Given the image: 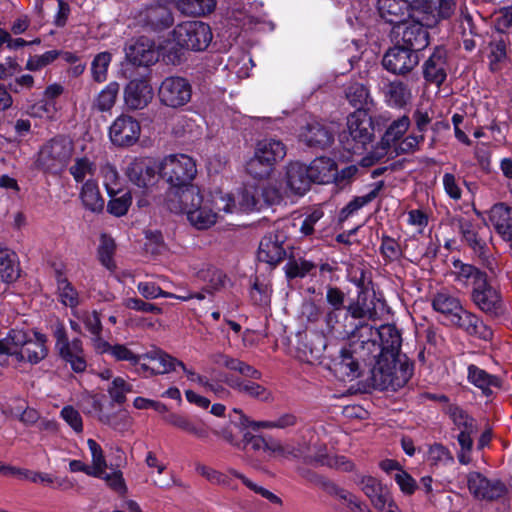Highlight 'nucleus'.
I'll list each match as a JSON object with an SVG mask.
<instances>
[{
	"instance_id": "nucleus-19",
	"label": "nucleus",
	"mask_w": 512,
	"mask_h": 512,
	"mask_svg": "<svg viewBox=\"0 0 512 512\" xmlns=\"http://www.w3.org/2000/svg\"><path fill=\"white\" fill-rule=\"evenodd\" d=\"M284 181L287 193L297 196H303L312 183L307 166L300 162H291L286 166Z\"/></svg>"
},
{
	"instance_id": "nucleus-29",
	"label": "nucleus",
	"mask_w": 512,
	"mask_h": 512,
	"mask_svg": "<svg viewBox=\"0 0 512 512\" xmlns=\"http://www.w3.org/2000/svg\"><path fill=\"white\" fill-rule=\"evenodd\" d=\"M299 139L309 147L324 149L332 143L333 134L323 124L311 122L301 129Z\"/></svg>"
},
{
	"instance_id": "nucleus-61",
	"label": "nucleus",
	"mask_w": 512,
	"mask_h": 512,
	"mask_svg": "<svg viewBox=\"0 0 512 512\" xmlns=\"http://www.w3.org/2000/svg\"><path fill=\"white\" fill-rule=\"evenodd\" d=\"M377 196V191L373 190L370 193L355 197L353 200H351L345 207L342 208L339 214V220L345 221L348 219L351 215L356 213L358 210H360L362 207L370 203L375 197Z\"/></svg>"
},
{
	"instance_id": "nucleus-9",
	"label": "nucleus",
	"mask_w": 512,
	"mask_h": 512,
	"mask_svg": "<svg viewBox=\"0 0 512 512\" xmlns=\"http://www.w3.org/2000/svg\"><path fill=\"white\" fill-rule=\"evenodd\" d=\"M192 96V87L187 79L179 76L166 77L158 88L161 104L179 108L186 105Z\"/></svg>"
},
{
	"instance_id": "nucleus-5",
	"label": "nucleus",
	"mask_w": 512,
	"mask_h": 512,
	"mask_svg": "<svg viewBox=\"0 0 512 512\" xmlns=\"http://www.w3.org/2000/svg\"><path fill=\"white\" fill-rule=\"evenodd\" d=\"M214 202L224 214L251 213L262 209V198L256 183H246L235 193L220 191Z\"/></svg>"
},
{
	"instance_id": "nucleus-48",
	"label": "nucleus",
	"mask_w": 512,
	"mask_h": 512,
	"mask_svg": "<svg viewBox=\"0 0 512 512\" xmlns=\"http://www.w3.org/2000/svg\"><path fill=\"white\" fill-rule=\"evenodd\" d=\"M165 421L168 424L178 429H181L187 433H190L198 438L207 437V431L204 428L197 426L188 417L184 415L171 413L168 416H166Z\"/></svg>"
},
{
	"instance_id": "nucleus-14",
	"label": "nucleus",
	"mask_w": 512,
	"mask_h": 512,
	"mask_svg": "<svg viewBox=\"0 0 512 512\" xmlns=\"http://www.w3.org/2000/svg\"><path fill=\"white\" fill-rule=\"evenodd\" d=\"M138 24L158 31L170 27L173 17L167 6L153 2L141 8L134 16Z\"/></svg>"
},
{
	"instance_id": "nucleus-54",
	"label": "nucleus",
	"mask_w": 512,
	"mask_h": 512,
	"mask_svg": "<svg viewBox=\"0 0 512 512\" xmlns=\"http://www.w3.org/2000/svg\"><path fill=\"white\" fill-rule=\"evenodd\" d=\"M272 169L273 166L264 161V159L258 157L257 153L255 152L253 153V156H251L245 163V171L255 179L267 178L270 175Z\"/></svg>"
},
{
	"instance_id": "nucleus-8",
	"label": "nucleus",
	"mask_w": 512,
	"mask_h": 512,
	"mask_svg": "<svg viewBox=\"0 0 512 512\" xmlns=\"http://www.w3.org/2000/svg\"><path fill=\"white\" fill-rule=\"evenodd\" d=\"M53 335L56 340L55 350L61 359L69 363L73 371L77 373L83 372L87 367V363L82 341L78 338L70 341L62 324H57L54 327Z\"/></svg>"
},
{
	"instance_id": "nucleus-36",
	"label": "nucleus",
	"mask_w": 512,
	"mask_h": 512,
	"mask_svg": "<svg viewBox=\"0 0 512 512\" xmlns=\"http://www.w3.org/2000/svg\"><path fill=\"white\" fill-rule=\"evenodd\" d=\"M25 339V330L11 329L5 337L0 338V355L10 356L21 363L23 356L20 348L25 343Z\"/></svg>"
},
{
	"instance_id": "nucleus-4",
	"label": "nucleus",
	"mask_w": 512,
	"mask_h": 512,
	"mask_svg": "<svg viewBox=\"0 0 512 512\" xmlns=\"http://www.w3.org/2000/svg\"><path fill=\"white\" fill-rule=\"evenodd\" d=\"M345 150L361 154L373 140V122L364 109H357L347 118V129L339 136Z\"/></svg>"
},
{
	"instance_id": "nucleus-20",
	"label": "nucleus",
	"mask_w": 512,
	"mask_h": 512,
	"mask_svg": "<svg viewBox=\"0 0 512 512\" xmlns=\"http://www.w3.org/2000/svg\"><path fill=\"white\" fill-rule=\"evenodd\" d=\"M450 324L479 339L489 340L493 335L492 330L477 315L464 307L450 321Z\"/></svg>"
},
{
	"instance_id": "nucleus-12",
	"label": "nucleus",
	"mask_w": 512,
	"mask_h": 512,
	"mask_svg": "<svg viewBox=\"0 0 512 512\" xmlns=\"http://www.w3.org/2000/svg\"><path fill=\"white\" fill-rule=\"evenodd\" d=\"M126 175L134 185L149 188L158 180V162L150 158H136L127 166Z\"/></svg>"
},
{
	"instance_id": "nucleus-62",
	"label": "nucleus",
	"mask_w": 512,
	"mask_h": 512,
	"mask_svg": "<svg viewBox=\"0 0 512 512\" xmlns=\"http://www.w3.org/2000/svg\"><path fill=\"white\" fill-rule=\"evenodd\" d=\"M132 391V385L122 377H115L108 387L109 396L118 404L124 403L126 401V395Z\"/></svg>"
},
{
	"instance_id": "nucleus-37",
	"label": "nucleus",
	"mask_w": 512,
	"mask_h": 512,
	"mask_svg": "<svg viewBox=\"0 0 512 512\" xmlns=\"http://www.w3.org/2000/svg\"><path fill=\"white\" fill-rule=\"evenodd\" d=\"M143 359L152 362L151 371L156 374L169 373L176 369V367L184 368V363L167 353L156 350L142 355Z\"/></svg>"
},
{
	"instance_id": "nucleus-25",
	"label": "nucleus",
	"mask_w": 512,
	"mask_h": 512,
	"mask_svg": "<svg viewBox=\"0 0 512 512\" xmlns=\"http://www.w3.org/2000/svg\"><path fill=\"white\" fill-rule=\"evenodd\" d=\"M378 11L386 22L402 24L409 18H414V9L407 0H379Z\"/></svg>"
},
{
	"instance_id": "nucleus-56",
	"label": "nucleus",
	"mask_w": 512,
	"mask_h": 512,
	"mask_svg": "<svg viewBox=\"0 0 512 512\" xmlns=\"http://www.w3.org/2000/svg\"><path fill=\"white\" fill-rule=\"evenodd\" d=\"M196 471L211 484L236 489V487L232 485L231 479L227 474H224L218 470H215L203 464H197Z\"/></svg>"
},
{
	"instance_id": "nucleus-6",
	"label": "nucleus",
	"mask_w": 512,
	"mask_h": 512,
	"mask_svg": "<svg viewBox=\"0 0 512 512\" xmlns=\"http://www.w3.org/2000/svg\"><path fill=\"white\" fill-rule=\"evenodd\" d=\"M73 152L72 140L65 136H57L42 146L37 163L46 172L59 173L67 166Z\"/></svg>"
},
{
	"instance_id": "nucleus-27",
	"label": "nucleus",
	"mask_w": 512,
	"mask_h": 512,
	"mask_svg": "<svg viewBox=\"0 0 512 512\" xmlns=\"http://www.w3.org/2000/svg\"><path fill=\"white\" fill-rule=\"evenodd\" d=\"M25 343L20 348V353L23 356L22 362H28L32 365L38 364L48 355V348L46 346L47 337L39 332H34L31 335L25 331Z\"/></svg>"
},
{
	"instance_id": "nucleus-11",
	"label": "nucleus",
	"mask_w": 512,
	"mask_h": 512,
	"mask_svg": "<svg viewBox=\"0 0 512 512\" xmlns=\"http://www.w3.org/2000/svg\"><path fill=\"white\" fill-rule=\"evenodd\" d=\"M141 127L137 120L129 115L118 116L109 128L111 142L120 147L135 144L140 137Z\"/></svg>"
},
{
	"instance_id": "nucleus-51",
	"label": "nucleus",
	"mask_w": 512,
	"mask_h": 512,
	"mask_svg": "<svg viewBox=\"0 0 512 512\" xmlns=\"http://www.w3.org/2000/svg\"><path fill=\"white\" fill-rule=\"evenodd\" d=\"M87 445L91 453L92 466L91 474L93 477H104L107 463L101 446L93 439L87 440Z\"/></svg>"
},
{
	"instance_id": "nucleus-58",
	"label": "nucleus",
	"mask_w": 512,
	"mask_h": 512,
	"mask_svg": "<svg viewBox=\"0 0 512 512\" xmlns=\"http://www.w3.org/2000/svg\"><path fill=\"white\" fill-rule=\"evenodd\" d=\"M459 228L464 240L468 243V245L474 251L481 252L484 247V243L478 237L476 226L469 220H461L459 222Z\"/></svg>"
},
{
	"instance_id": "nucleus-43",
	"label": "nucleus",
	"mask_w": 512,
	"mask_h": 512,
	"mask_svg": "<svg viewBox=\"0 0 512 512\" xmlns=\"http://www.w3.org/2000/svg\"><path fill=\"white\" fill-rule=\"evenodd\" d=\"M19 276L16 256L8 249L0 248V280L5 283L13 282Z\"/></svg>"
},
{
	"instance_id": "nucleus-22",
	"label": "nucleus",
	"mask_w": 512,
	"mask_h": 512,
	"mask_svg": "<svg viewBox=\"0 0 512 512\" xmlns=\"http://www.w3.org/2000/svg\"><path fill=\"white\" fill-rule=\"evenodd\" d=\"M125 52L127 60L138 66H149L158 60V52L153 42L146 37L131 42Z\"/></svg>"
},
{
	"instance_id": "nucleus-26",
	"label": "nucleus",
	"mask_w": 512,
	"mask_h": 512,
	"mask_svg": "<svg viewBox=\"0 0 512 512\" xmlns=\"http://www.w3.org/2000/svg\"><path fill=\"white\" fill-rule=\"evenodd\" d=\"M284 236L279 233H269L265 235L259 245L258 259L270 265H276L286 256V250L283 247Z\"/></svg>"
},
{
	"instance_id": "nucleus-3",
	"label": "nucleus",
	"mask_w": 512,
	"mask_h": 512,
	"mask_svg": "<svg viewBox=\"0 0 512 512\" xmlns=\"http://www.w3.org/2000/svg\"><path fill=\"white\" fill-rule=\"evenodd\" d=\"M159 176L171 186L169 200L179 199V194L188 187H196L191 182L196 176L197 169L194 160L185 154L166 156L158 163Z\"/></svg>"
},
{
	"instance_id": "nucleus-33",
	"label": "nucleus",
	"mask_w": 512,
	"mask_h": 512,
	"mask_svg": "<svg viewBox=\"0 0 512 512\" xmlns=\"http://www.w3.org/2000/svg\"><path fill=\"white\" fill-rule=\"evenodd\" d=\"M307 170L312 183L326 184L337 179L336 163L328 157L314 159Z\"/></svg>"
},
{
	"instance_id": "nucleus-55",
	"label": "nucleus",
	"mask_w": 512,
	"mask_h": 512,
	"mask_svg": "<svg viewBox=\"0 0 512 512\" xmlns=\"http://www.w3.org/2000/svg\"><path fill=\"white\" fill-rule=\"evenodd\" d=\"M196 275L214 290L223 286L226 281V276L222 271L208 264L203 265V267L197 271Z\"/></svg>"
},
{
	"instance_id": "nucleus-39",
	"label": "nucleus",
	"mask_w": 512,
	"mask_h": 512,
	"mask_svg": "<svg viewBox=\"0 0 512 512\" xmlns=\"http://www.w3.org/2000/svg\"><path fill=\"white\" fill-rule=\"evenodd\" d=\"M80 198L84 207L92 212H101L104 200L101 197L98 185L93 180H87L82 186Z\"/></svg>"
},
{
	"instance_id": "nucleus-16",
	"label": "nucleus",
	"mask_w": 512,
	"mask_h": 512,
	"mask_svg": "<svg viewBox=\"0 0 512 512\" xmlns=\"http://www.w3.org/2000/svg\"><path fill=\"white\" fill-rule=\"evenodd\" d=\"M423 21L427 25L432 24L423 16L421 18L416 16L412 21H405L402 23L401 40L404 47L417 53V51L424 49L428 45V32L423 26Z\"/></svg>"
},
{
	"instance_id": "nucleus-15",
	"label": "nucleus",
	"mask_w": 512,
	"mask_h": 512,
	"mask_svg": "<svg viewBox=\"0 0 512 512\" xmlns=\"http://www.w3.org/2000/svg\"><path fill=\"white\" fill-rule=\"evenodd\" d=\"M467 486L470 493L477 499L494 500L505 493V485L499 480H490L479 472L467 475Z\"/></svg>"
},
{
	"instance_id": "nucleus-24",
	"label": "nucleus",
	"mask_w": 512,
	"mask_h": 512,
	"mask_svg": "<svg viewBox=\"0 0 512 512\" xmlns=\"http://www.w3.org/2000/svg\"><path fill=\"white\" fill-rule=\"evenodd\" d=\"M153 98V90L150 84L143 79L130 81L124 90V101L131 110L145 108Z\"/></svg>"
},
{
	"instance_id": "nucleus-23",
	"label": "nucleus",
	"mask_w": 512,
	"mask_h": 512,
	"mask_svg": "<svg viewBox=\"0 0 512 512\" xmlns=\"http://www.w3.org/2000/svg\"><path fill=\"white\" fill-rule=\"evenodd\" d=\"M413 120L420 135H409L402 139L397 146V150L402 153L415 151L419 144L423 142V133L427 131L432 121V110L428 108L418 107L413 113Z\"/></svg>"
},
{
	"instance_id": "nucleus-17",
	"label": "nucleus",
	"mask_w": 512,
	"mask_h": 512,
	"mask_svg": "<svg viewBox=\"0 0 512 512\" xmlns=\"http://www.w3.org/2000/svg\"><path fill=\"white\" fill-rule=\"evenodd\" d=\"M354 481L369 499L375 510L383 507L385 503L393 499L390 489L371 475H357Z\"/></svg>"
},
{
	"instance_id": "nucleus-28",
	"label": "nucleus",
	"mask_w": 512,
	"mask_h": 512,
	"mask_svg": "<svg viewBox=\"0 0 512 512\" xmlns=\"http://www.w3.org/2000/svg\"><path fill=\"white\" fill-rule=\"evenodd\" d=\"M452 265L454 281L463 287L467 288L471 286L472 289H475L478 285H483L488 279L485 272L471 264L464 263L461 260H454Z\"/></svg>"
},
{
	"instance_id": "nucleus-1",
	"label": "nucleus",
	"mask_w": 512,
	"mask_h": 512,
	"mask_svg": "<svg viewBox=\"0 0 512 512\" xmlns=\"http://www.w3.org/2000/svg\"><path fill=\"white\" fill-rule=\"evenodd\" d=\"M401 335L394 325L386 324L377 329L379 350L371 370L373 385L380 390L393 391L403 387L411 378L413 369L408 363H398L396 356L401 347Z\"/></svg>"
},
{
	"instance_id": "nucleus-46",
	"label": "nucleus",
	"mask_w": 512,
	"mask_h": 512,
	"mask_svg": "<svg viewBox=\"0 0 512 512\" xmlns=\"http://www.w3.org/2000/svg\"><path fill=\"white\" fill-rule=\"evenodd\" d=\"M409 127L410 119L406 115L394 120L383 135V144L388 147L395 145L404 136Z\"/></svg>"
},
{
	"instance_id": "nucleus-41",
	"label": "nucleus",
	"mask_w": 512,
	"mask_h": 512,
	"mask_svg": "<svg viewBox=\"0 0 512 512\" xmlns=\"http://www.w3.org/2000/svg\"><path fill=\"white\" fill-rule=\"evenodd\" d=\"M305 456L323 466H328L331 468H336L347 472L352 471L354 469V464L351 460H349L345 456L328 455L326 453V448L321 449L314 455L306 454Z\"/></svg>"
},
{
	"instance_id": "nucleus-47",
	"label": "nucleus",
	"mask_w": 512,
	"mask_h": 512,
	"mask_svg": "<svg viewBox=\"0 0 512 512\" xmlns=\"http://www.w3.org/2000/svg\"><path fill=\"white\" fill-rule=\"evenodd\" d=\"M426 460L430 466L436 468L450 466L454 463L452 453L439 443H434L429 447Z\"/></svg>"
},
{
	"instance_id": "nucleus-44",
	"label": "nucleus",
	"mask_w": 512,
	"mask_h": 512,
	"mask_svg": "<svg viewBox=\"0 0 512 512\" xmlns=\"http://www.w3.org/2000/svg\"><path fill=\"white\" fill-rule=\"evenodd\" d=\"M447 414L453 422L454 429L459 432H476V422L464 409L457 405H449Z\"/></svg>"
},
{
	"instance_id": "nucleus-35",
	"label": "nucleus",
	"mask_w": 512,
	"mask_h": 512,
	"mask_svg": "<svg viewBox=\"0 0 512 512\" xmlns=\"http://www.w3.org/2000/svg\"><path fill=\"white\" fill-rule=\"evenodd\" d=\"M254 152L264 161L274 165L286 155L285 145L275 138H263L255 144Z\"/></svg>"
},
{
	"instance_id": "nucleus-30",
	"label": "nucleus",
	"mask_w": 512,
	"mask_h": 512,
	"mask_svg": "<svg viewBox=\"0 0 512 512\" xmlns=\"http://www.w3.org/2000/svg\"><path fill=\"white\" fill-rule=\"evenodd\" d=\"M424 77L427 81L441 85L446 79V51L437 47L424 64Z\"/></svg>"
},
{
	"instance_id": "nucleus-32",
	"label": "nucleus",
	"mask_w": 512,
	"mask_h": 512,
	"mask_svg": "<svg viewBox=\"0 0 512 512\" xmlns=\"http://www.w3.org/2000/svg\"><path fill=\"white\" fill-rule=\"evenodd\" d=\"M431 305L434 311L443 315L449 322L463 307L459 298L445 289L432 295Z\"/></svg>"
},
{
	"instance_id": "nucleus-59",
	"label": "nucleus",
	"mask_w": 512,
	"mask_h": 512,
	"mask_svg": "<svg viewBox=\"0 0 512 512\" xmlns=\"http://www.w3.org/2000/svg\"><path fill=\"white\" fill-rule=\"evenodd\" d=\"M112 56L109 52H101L95 56L91 64L93 79L97 82H104L107 78L108 67Z\"/></svg>"
},
{
	"instance_id": "nucleus-2",
	"label": "nucleus",
	"mask_w": 512,
	"mask_h": 512,
	"mask_svg": "<svg viewBox=\"0 0 512 512\" xmlns=\"http://www.w3.org/2000/svg\"><path fill=\"white\" fill-rule=\"evenodd\" d=\"M219 192L204 198L198 187H188L179 194V199H170L168 206L176 213L183 212L192 226L202 230L216 224L225 215L214 200Z\"/></svg>"
},
{
	"instance_id": "nucleus-45",
	"label": "nucleus",
	"mask_w": 512,
	"mask_h": 512,
	"mask_svg": "<svg viewBox=\"0 0 512 512\" xmlns=\"http://www.w3.org/2000/svg\"><path fill=\"white\" fill-rule=\"evenodd\" d=\"M57 291L60 302L76 311L80 303L79 294L68 279L59 272L57 273Z\"/></svg>"
},
{
	"instance_id": "nucleus-38",
	"label": "nucleus",
	"mask_w": 512,
	"mask_h": 512,
	"mask_svg": "<svg viewBox=\"0 0 512 512\" xmlns=\"http://www.w3.org/2000/svg\"><path fill=\"white\" fill-rule=\"evenodd\" d=\"M467 379L472 385L481 389L485 394L490 392L491 387H498L500 384L496 376L487 373L474 364L469 365L467 368Z\"/></svg>"
},
{
	"instance_id": "nucleus-13",
	"label": "nucleus",
	"mask_w": 512,
	"mask_h": 512,
	"mask_svg": "<svg viewBox=\"0 0 512 512\" xmlns=\"http://www.w3.org/2000/svg\"><path fill=\"white\" fill-rule=\"evenodd\" d=\"M419 63L418 54L404 46H394L384 55L382 64L386 70L393 74H406Z\"/></svg>"
},
{
	"instance_id": "nucleus-21",
	"label": "nucleus",
	"mask_w": 512,
	"mask_h": 512,
	"mask_svg": "<svg viewBox=\"0 0 512 512\" xmlns=\"http://www.w3.org/2000/svg\"><path fill=\"white\" fill-rule=\"evenodd\" d=\"M471 299L485 313L498 314L503 309L500 293L488 282V279L483 285L472 289Z\"/></svg>"
},
{
	"instance_id": "nucleus-7",
	"label": "nucleus",
	"mask_w": 512,
	"mask_h": 512,
	"mask_svg": "<svg viewBox=\"0 0 512 512\" xmlns=\"http://www.w3.org/2000/svg\"><path fill=\"white\" fill-rule=\"evenodd\" d=\"M172 38L180 48L203 51L211 43L213 35L208 24L193 20L178 24L172 32Z\"/></svg>"
},
{
	"instance_id": "nucleus-53",
	"label": "nucleus",
	"mask_w": 512,
	"mask_h": 512,
	"mask_svg": "<svg viewBox=\"0 0 512 512\" xmlns=\"http://www.w3.org/2000/svg\"><path fill=\"white\" fill-rule=\"evenodd\" d=\"M234 416H230V422L235 427H238L239 430L243 431L247 428H251L252 430L259 429H274L273 420L270 421H252L246 415L243 414L241 410L234 409Z\"/></svg>"
},
{
	"instance_id": "nucleus-57",
	"label": "nucleus",
	"mask_w": 512,
	"mask_h": 512,
	"mask_svg": "<svg viewBox=\"0 0 512 512\" xmlns=\"http://www.w3.org/2000/svg\"><path fill=\"white\" fill-rule=\"evenodd\" d=\"M265 453H267L269 456L273 457H299L305 455V453L301 450L295 449L294 447L283 444L278 440L275 439H268Z\"/></svg>"
},
{
	"instance_id": "nucleus-50",
	"label": "nucleus",
	"mask_w": 512,
	"mask_h": 512,
	"mask_svg": "<svg viewBox=\"0 0 512 512\" xmlns=\"http://www.w3.org/2000/svg\"><path fill=\"white\" fill-rule=\"evenodd\" d=\"M69 172L76 182H83L85 178L95 174L96 165L87 156L78 157L70 166Z\"/></svg>"
},
{
	"instance_id": "nucleus-18",
	"label": "nucleus",
	"mask_w": 512,
	"mask_h": 512,
	"mask_svg": "<svg viewBox=\"0 0 512 512\" xmlns=\"http://www.w3.org/2000/svg\"><path fill=\"white\" fill-rule=\"evenodd\" d=\"M367 360L359 357V353H356L349 344L348 347H343L339 355L334 358L332 369L340 379L354 380L361 374L360 361Z\"/></svg>"
},
{
	"instance_id": "nucleus-52",
	"label": "nucleus",
	"mask_w": 512,
	"mask_h": 512,
	"mask_svg": "<svg viewBox=\"0 0 512 512\" xmlns=\"http://www.w3.org/2000/svg\"><path fill=\"white\" fill-rule=\"evenodd\" d=\"M118 92L119 84L117 82H110L95 98L94 107L99 111L110 110L115 104Z\"/></svg>"
},
{
	"instance_id": "nucleus-49",
	"label": "nucleus",
	"mask_w": 512,
	"mask_h": 512,
	"mask_svg": "<svg viewBox=\"0 0 512 512\" xmlns=\"http://www.w3.org/2000/svg\"><path fill=\"white\" fill-rule=\"evenodd\" d=\"M179 10L187 15L200 16L210 13L215 8L214 0H180Z\"/></svg>"
},
{
	"instance_id": "nucleus-64",
	"label": "nucleus",
	"mask_w": 512,
	"mask_h": 512,
	"mask_svg": "<svg viewBox=\"0 0 512 512\" xmlns=\"http://www.w3.org/2000/svg\"><path fill=\"white\" fill-rule=\"evenodd\" d=\"M111 199L108 202L107 210L110 214L121 217L125 215L132 203V196L130 192H125L120 196H110Z\"/></svg>"
},
{
	"instance_id": "nucleus-10",
	"label": "nucleus",
	"mask_w": 512,
	"mask_h": 512,
	"mask_svg": "<svg viewBox=\"0 0 512 512\" xmlns=\"http://www.w3.org/2000/svg\"><path fill=\"white\" fill-rule=\"evenodd\" d=\"M350 345L359 357L363 359L373 358L375 350H379L377 344V329L367 323H351Z\"/></svg>"
},
{
	"instance_id": "nucleus-63",
	"label": "nucleus",
	"mask_w": 512,
	"mask_h": 512,
	"mask_svg": "<svg viewBox=\"0 0 512 512\" xmlns=\"http://www.w3.org/2000/svg\"><path fill=\"white\" fill-rule=\"evenodd\" d=\"M114 251V240L110 237H107L106 235H103L101 237L100 245L98 248V256L102 265L111 271L115 268V263L113 261Z\"/></svg>"
},
{
	"instance_id": "nucleus-34",
	"label": "nucleus",
	"mask_w": 512,
	"mask_h": 512,
	"mask_svg": "<svg viewBox=\"0 0 512 512\" xmlns=\"http://www.w3.org/2000/svg\"><path fill=\"white\" fill-rule=\"evenodd\" d=\"M225 382L230 388L258 401L270 402L273 399L271 391L259 383L240 378H227Z\"/></svg>"
},
{
	"instance_id": "nucleus-31",
	"label": "nucleus",
	"mask_w": 512,
	"mask_h": 512,
	"mask_svg": "<svg viewBox=\"0 0 512 512\" xmlns=\"http://www.w3.org/2000/svg\"><path fill=\"white\" fill-rule=\"evenodd\" d=\"M489 219L504 241L512 240V208L504 203L495 204L490 210Z\"/></svg>"
},
{
	"instance_id": "nucleus-42",
	"label": "nucleus",
	"mask_w": 512,
	"mask_h": 512,
	"mask_svg": "<svg viewBox=\"0 0 512 512\" xmlns=\"http://www.w3.org/2000/svg\"><path fill=\"white\" fill-rule=\"evenodd\" d=\"M386 101L389 105L402 107L411 99V91L401 81L389 82L384 88Z\"/></svg>"
},
{
	"instance_id": "nucleus-60",
	"label": "nucleus",
	"mask_w": 512,
	"mask_h": 512,
	"mask_svg": "<svg viewBox=\"0 0 512 512\" xmlns=\"http://www.w3.org/2000/svg\"><path fill=\"white\" fill-rule=\"evenodd\" d=\"M101 174L103 177V185L109 196H114L121 192L119 174L114 166L106 164L102 167Z\"/></svg>"
},
{
	"instance_id": "nucleus-40",
	"label": "nucleus",
	"mask_w": 512,
	"mask_h": 512,
	"mask_svg": "<svg viewBox=\"0 0 512 512\" xmlns=\"http://www.w3.org/2000/svg\"><path fill=\"white\" fill-rule=\"evenodd\" d=\"M341 311L331 310L325 316L326 333L336 339H344L351 335V323L341 321Z\"/></svg>"
}]
</instances>
